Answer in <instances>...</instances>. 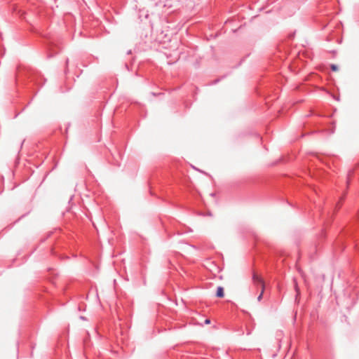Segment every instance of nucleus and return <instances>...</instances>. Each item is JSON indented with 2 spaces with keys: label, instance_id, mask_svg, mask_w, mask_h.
<instances>
[{
  "label": "nucleus",
  "instance_id": "nucleus-4",
  "mask_svg": "<svg viewBox=\"0 0 359 359\" xmlns=\"http://www.w3.org/2000/svg\"><path fill=\"white\" fill-rule=\"evenodd\" d=\"M331 69L333 70V71H337V66L335 65H331Z\"/></svg>",
  "mask_w": 359,
  "mask_h": 359
},
{
  "label": "nucleus",
  "instance_id": "nucleus-5",
  "mask_svg": "<svg viewBox=\"0 0 359 359\" xmlns=\"http://www.w3.org/2000/svg\"><path fill=\"white\" fill-rule=\"evenodd\" d=\"M205 324H207V325H208V324H210V319H206V320H205Z\"/></svg>",
  "mask_w": 359,
  "mask_h": 359
},
{
  "label": "nucleus",
  "instance_id": "nucleus-3",
  "mask_svg": "<svg viewBox=\"0 0 359 359\" xmlns=\"http://www.w3.org/2000/svg\"><path fill=\"white\" fill-rule=\"evenodd\" d=\"M264 292V290L261 289V292H260L259 295L257 297V300L259 302L261 301V299H262V296H263Z\"/></svg>",
  "mask_w": 359,
  "mask_h": 359
},
{
  "label": "nucleus",
  "instance_id": "nucleus-2",
  "mask_svg": "<svg viewBox=\"0 0 359 359\" xmlns=\"http://www.w3.org/2000/svg\"><path fill=\"white\" fill-rule=\"evenodd\" d=\"M224 288L222 286L217 287L216 296L217 297L222 298L224 297Z\"/></svg>",
  "mask_w": 359,
  "mask_h": 359
},
{
  "label": "nucleus",
  "instance_id": "nucleus-1",
  "mask_svg": "<svg viewBox=\"0 0 359 359\" xmlns=\"http://www.w3.org/2000/svg\"><path fill=\"white\" fill-rule=\"evenodd\" d=\"M252 281H253V283L257 287H260L261 289H263V290L265 289V284H264V280L262 279V278L261 276H258L255 273H253Z\"/></svg>",
  "mask_w": 359,
  "mask_h": 359
}]
</instances>
